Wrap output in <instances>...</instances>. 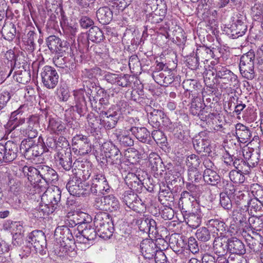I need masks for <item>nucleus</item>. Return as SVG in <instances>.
I'll use <instances>...</instances> for the list:
<instances>
[{
  "mask_svg": "<svg viewBox=\"0 0 263 263\" xmlns=\"http://www.w3.org/2000/svg\"><path fill=\"white\" fill-rule=\"evenodd\" d=\"M112 222L109 215L106 212H99L96 214L94 219V224L96 228L106 225Z\"/></svg>",
  "mask_w": 263,
  "mask_h": 263,
  "instance_id": "43",
  "label": "nucleus"
},
{
  "mask_svg": "<svg viewBox=\"0 0 263 263\" xmlns=\"http://www.w3.org/2000/svg\"><path fill=\"white\" fill-rule=\"evenodd\" d=\"M195 235L197 239L202 242H206L211 239L210 232L205 227H201L198 229Z\"/></svg>",
  "mask_w": 263,
  "mask_h": 263,
  "instance_id": "51",
  "label": "nucleus"
},
{
  "mask_svg": "<svg viewBox=\"0 0 263 263\" xmlns=\"http://www.w3.org/2000/svg\"><path fill=\"white\" fill-rule=\"evenodd\" d=\"M66 187L70 194L73 196L89 195V184L79 181V179L74 176L70 179Z\"/></svg>",
  "mask_w": 263,
  "mask_h": 263,
  "instance_id": "8",
  "label": "nucleus"
},
{
  "mask_svg": "<svg viewBox=\"0 0 263 263\" xmlns=\"http://www.w3.org/2000/svg\"><path fill=\"white\" fill-rule=\"evenodd\" d=\"M106 196L101 197H97L94 202V206L98 210L107 211Z\"/></svg>",
  "mask_w": 263,
  "mask_h": 263,
  "instance_id": "64",
  "label": "nucleus"
},
{
  "mask_svg": "<svg viewBox=\"0 0 263 263\" xmlns=\"http://www.w3.org/2000/svg\"><path fill=\"white\" fill-rule=\"evenodd\" d=\"M126 184L130 190L136 191L137 193H141L144 187L143 183L134 173H128L124 179Z\"/></svg>",
  "mask_w": 263,
  "mask_h": 263,
  "instance_id": "25",
  "label": "nucleus"
},
{
  "mask_svg": "<svg viewBox=\"0 0 263 263\" xmlns=\"http://www.w3.org/2000/svg\"><path fill=\"white\" fill-rule=\"evenodd\" d=\"M247 206L250 208L252 214H256L259 216L263 215V202L251 198Z\"/></svg>",
  "mask_w": 263,
  "mask_h": 263,
  "instance_id": "42",
  "label": "nucleus"
},
{
  "mask_svg": "<svg viewBox=\"0 0 263 263\" xmlns=\"http://www.w3.org/2000/svg\"><path fill=\"white\" fill-rule=\"evenodd\" d=\"M17 145L8 141L5 144L0 143V164L13 161L17 156Z\"/></svg>",
  "mask_w": 263,
  "mask_h": 263,
  "instance_id": "7",
  "label": "nucleus"
},
{
  "mask_svg": "<svg viewBox=\"0 0 263 263\" xmlns=\"http://www.w3.org/2000/svg\"><path fill=\"white\" fill-rule=\"evenodd\" d=\"M201 159L203 160L202 158H200L199 156L195 154L191 155L187 157L186 159V164L189 168H197L201 163Z\"/></svg>",
  "mask_w": 263,
  "mask_h": 263,
  "instance_id": "52",
  "label": "nucleus"
},
{
  "mask_svg": "<svg viewBox=\"0 0 263 263\" xmlns=\"http://www.w3.org/2000/svg\"><path fill=\"white\" fill-rule=\"evenodd\" d=\"M39 166H36V167L33 166H24L22 168V171L26 176L28 177V180L34 184V188L35 190H39L40 185L39 182L40 179L39 178Z\"/></svg>",
  "mask_w": 263,
  "mask_h": 263,
  "instance_id": "23",
  "label": "nucleus"
},
{
  "mask_svg": "<svg viewBox=\"0 0 263 263\" xmlns=\"http://www.w3.org/2000/svg\"><path fill=\"white\" fill-rule=\"evenodd\" d=\"M82 236L79 238L81 239L83 237V242L86 243V241L93 240L98 234L95 229L90 224H86L83 228L80 230Z\"/></svg>",
  "mask_w": 263,
  "mask_h": 263,
  "instance_id": "36",
  "label": "nucleus"
},
{
  "mask_svg": "<svg viewBox=\"0 0 263 263\" xmlns=\"http://www.w3.org/2000/svg\"><path fill=\"white\" fill-rule=\"evenodd\" d=\"M129 130L132 135L141 142L149 145L151 143H153L150 136V133L146 128L132 125L129 127Z\"/></svg>",
  "mask_w": 263,
  "mask_h": 263,
  "instance_id": "22",
  "label": "nucleus"
},
{
  "mask_svg": "<svg viewBox=\"0 0 263 263\" xmlns=\"http://www.w3.org/2000/svg\"><path fill=\"white\" fill-rule=\"evenodd\" d=\"M76 219L77 220L76 224L78 225V229L80 232L81 229L83 228L84 226L85 227L86 224H88L91 221V217L88 214L83 212L77 214L76 215Z\"/></svg>",
  "mask_w": 263,
  "mask_h": 263,
  "instance_id": "47",
  "label": "nucleus"
},
{
  "mask_svg": "<svg viewBox=\"0 0 263 263\" xmlns=\"http://www.w3.org/2000/svg\"><path fill=\"white\" fill-rule=\"evenodd\" d=\"M41 196V201L37 210L38 217L49 215L61 204V191L58 187L48 188Z\"/></svg>",
  "mask_w": 263,
  "mask_h": 263,
  "instance_id": "1",
  "label": "nucleus"
},
{
  "mask_svg": "<svg viewBox=\"0 0 263 263\" xmlns=\"http://www.w3.org/2000/svg\"><path fill=\"white\" fill-rule=\"evenodd\" d=\"M27 126L22 130L23 134L27 136L29 140L36 137L38 134L39 124L38 120L36 117L30 118L27 121Z\"/></svg>",
  "mask_w": 263,
  "mask_h": 263,
  "instance_id": "26",
  "label": "nucleus"
},
{
  "mask_svg": "<svg viewBox=\"0 0 263 263\" xmlns=\"http://www.w3.org/2000/svg\"><path fill=\"white\" fill-rule=\"evenodd\" d=\"M72 172L74 176L77 177L79 181H81L83 182H86L90 176L91 174V170L88 167L84 169H74L72 170Z\"/></svg>",
  "mask_w": 263,
  "mask_h": 263,
  "instance_id": "49",
  "label": "nucleus"
},
{
  "mask_svg": "<svg viewBox=\"0 0 263 263\" xmlns=\"http://www.w3.org/2000/svg\"><path fill=\"white\" fill-rule=\"evenodd\" d=\"M27 240L35 249L36 253L43 255L45 253L44 248L46 246V239L44 233L41 230H35L30 233Z\"/></svg>",
  "mask_w": 263,
  "mask_h": 263,
  "instance_id": "9",
  "label": "nucleus"
},
{
  "mask_svg": "<svg viewBox=\"0 0 263 263\" xmlns=\"http://www.w3.org/2000/svg\"><path fill=\"white\" fill-rule=\"evenodd\" d=\"M39 166L40 179H42L46 183H50L58 180V174L52 168L44 164H40Z\"/></svg>",
  "mask_w": 263,
  "mask_h": 263,
  "instance_id": "21",
  "label": "nucleus"
},
{
  "mask_svg": "<svg viewBox=\"0 0 263 263\" xmlns=\"http://www.w3.org/2000/svg\"><path fill=\"white\" fill-rule=\"evenodd\" d=\"M130 132L129 127H126L124 129L116 128L112 130L111 137L116 138L122 146L130 147L134 144V140L129 134Z\"/></svg>",
  "mask_w": 263,
  "mask_h": 263,
  "instance_id": "14",
  "label": "nucleus"
},
{
  "mask_svg": "<svg viewBox=\"0 0 263 263\" xmlns=\"http://www.w3.org/2000/svg\"><path fill=\"white\" fill-rule=\"evenodd\" d=\"M188 180L191 182L198 183L201 180L203 175L197 168H188Z\"/></svg>",
  "mask_w": 263,
  "mask_h": 263,
  "instance_id": "56",
  "label": "nucleus"
},
{
  "mask_svg": "<svg viewBox=\"0 0 263 263\" xmlns=\"http://www.w3.org/2000/svg\"><path fill=\"white\" fill-rule=\"evenodd\" d=\"M42 82L44 86L48 89H53L59 81V74L54 68L50 66H45L41 72Z\"/></svg>",
  "mask_w": 263,
  "mask_h": 263,
  "instance_id": "10",
  "label": "nucleus"
},
{
  "mask_svg": "<svg viewBox=\"0 0 263 263\" xmlns=\"http://www.w3.org/2000/svg\"><path fill=\"white\" fill-rule=\"evenodd\" d=\"M248 246L254 252L259 251L262 247V244L256 239L251 237L246 239Z\"/></svg>",
  "mask_w": 263,
  "mask_h": 263,
  "instance_id": "59",
  "label": "nucleus"
},
{
  "mask_svg": "<svg viewBox=\"0 0 263 263\" xmlns=\"http://www.w3.org/2000/svg\"><path fill=\"white\" fill-rule=\"evenodd\" d=\"M232 196L234 201L237 205H244L245 207L247 206L246 204H248L251 199L249 194L246 191L235 190Z\"/></svg>",
  "mask_w": 263,
  "mask_h": 263,
  "instance_id": "40",
  "label": "nucleus"
},
{
  "mask_svg": "<svg viewBox=\"0 0 263 263\" xmlns=\"http://www.w3.org/2000/svg\"><path fill=\"white\" fill-rule=\"evenodd\" d=\"M228 250L230 253L237 255H243L246 250L242 241L236 237L228 239Z\"/></svg>",
  "mask_w": 263,
  "mask_h": 263,
  "instance_id": "27",
  "label": "nucleus"
},
{
  "mask_svg": "<svg viewBox=\"0 0 263 263\" xmlns=\"http://www.w3.org/2000/svg\"><path fill=\"white\" fill-rule=\"evenodd\" d=\"M1 32L5 40L11 41L16 35V27L12 23H6L4 25Z\"/></svg>",
  "mask_w": 263,
  "mask_h": 263,
  "instance_id": "39",
  "label": "nucleus"
},
{
  "mask_svg": "<svg viewBox=\"0 0 263 263\" xmlns=\"http://www.w3.org/2000/svg\"><path fill=\"white\" fill-rule=\"evenodd\" d=\"M211 109L206 106L200 100H194L190 107V112L193 116H197L201 121L210 124L215 118L216 114L211 112Z\"/></svg>",
  "mask_w": 263,
  "mask_h": 263,
  "instance_id": "2",
  "label": "nucleus"
},
{
  "mask_svg": "<svg viewBox=\"0 0 263 263\" xmlns=\"http://www.w3.org/2000/svg\"><path fill=\"white\" fill-rule=\"evenodd\" d=\"M48 130L57 135H64L66 133V127L62 122L57 118H50L48 121Z\"/></svg>",
  "mask_w": 263,
  "mask_h": 263,
  "instance_id": "30",
  "label": "nucleus"
},
{
  "mask_svg": "<svg viewBox=\"0 0 263 263\" xmlns=\"http://www.w3.org/2000/svg\"><path fill=\"white\" fill-rule=\"evenodd\" d=\"M74 99L76 101V107L77 112L82 115L84 114L87 109L86 102L84 97V91L83 89H80L74 92Z\"/></svg>",
  "mask_w": 263,
  "mask_h": 263,
  "instance_id": "33",
  "label": "nucleus"
},
{
  "mask_svg": "<svg viewBox=\"0 0 263 263\" xmlns=\"http://www.w3.org/2000/svg\"><path fill=\"white\" fill-rule=\"evenodd\" d=\"M161 125L165 129L172 133L175 132L178 126V123H172L166 115L163 120Z\"/></svg>",
  "mask_w": 263,
  "mask_h": 263,
  "instance_id": "61",
  "label": "nucleus"
},
{
  "mask_svg": "<svg viewBox=\"0 0 263 263\" xmlns=\"http://www.w3.org/2000/svg\"><path fill=\"white\" fill-rule=\"evenodd\" d=\"M102 31L97 26L92 27L89 30L88 39L93 42L100 43L103 40Z\"/></svg>",
  "mask_w": 263,
  "mask_h": 263,
  "instance_id": "45",
  "label": "nucleus"
},
{
  "mask_svg": "<svg viewBox=\"0 0 263 263\" xmlns=\"http://www.w3.org/2000/svg\"><path fill=\"white\" fill-rule=\"evenodd\" d=\"M97 229L98 234L100 237L104 238H110L112 235L114 227L112 221L103 226H101Z\"/></svg>",
  "mask_w": 263,
  "mask_h": 263,
  "instance_id": "44",
  "label": "nucleus"
},
{
  "mask_svg": "<svg viewBox=\"0 0 263 263\" xmlns=\"http://www.w3.org/2000/svg\"><path fill=\"white\" fill-rule=\"evenodd\" d=\"M96 71L97 72L99 71L100 74L103 75L104 79H105L107 82L112 84L116 83L117 79L118 78V74L106 72H103V73H102L103 71L100 68H97Z\"/></svg>",
  "mask_w": 263,
  "mask_h": 263,
  "instance_id": "62",
  "label": "nucleus"
},
{
  "mask_svg": "<svg viewBox=\"0 0 263 263\" xmlns=\"http://www.w3.org/2000/svg\"><path fill=\"white\" fill-rule=\"evenodd\" d=\"M247 29L245 17L239 14L237 15L236 19L234 20V23L231 25L230 27L227 28L226 32L230 37L236 39L242 36Z\"/></svg>",
  "mask_w": 263,
  "mask_h": 263,
  "instance_id": "12",
  "label": "nucleus"
},
{
  "mask_svg": "<svg viewBox=\"0 0 263 263\" xmlns=\"http://www.w3.org/2000/svg\"><path fill=\"white\" fill-rule=\"evenodd\" d=\"M40 144H34L32 140H23L21 145V149L24 150V155L29 159H33L34 157H38L44 152L42 142L43 139L40 137L38 139Z\"/></svg>",
  "mask_w": 263,
  "mask_h": 263,
  "instance_id": "6",
  "label": "nucleus"
},
{
  "mask_svg": "<svg viewBox=\"0 0 263 263\" xmlns=\"http://www.w3.org/2000/svg\"><path fill=\"white\" fill-rule=\"evenodd\" d=\"M36 33L33 31H29L22 39L23 44L26 50L29 52H32L35 49V44L34 39L36 37Z\"/></svg>",
  "mask_w": 263,
  "mask_h": 263,
  "instance_id": "38",
  "label": "nucleus"
},
{
  "mask_svg": "<svg viewBox=\"0 0 263 263\" xmlns=\"http://www.w3.org/2000/svg\"><path fill=\"white\" fill-rule=\"evenodd\" d=\"M206 225L211 228L214 233H216L218 236H221L226 231L225 223L218 219H212L208 220Z\"/></svg>",
  "mask_w": 263,
  "mask_h": 263,
  "instance_id": "41",
  "label": "nucleus"
},
{
  "mask_svg": "<svg viewBox=\"0 0 263 263\" xmlns=\"http://www.w3.org/2000/svg\"><path fill=\"white\" fill-rule=\"evenodd\" d=\"M250 191L254 197V199H256L263 202V186L257 183H254L250 186Z\"/></svg>",
  "mask_w": 263,
  "mask_h": 263,
  "instance_id": "54",
  "label": "nucleus"
},
{
  "mask_svg": "<svg viewBox=\"0 0 263 263\" xmlns=\"http://www.w3.org/2000/svg\"><path fill=\"white\" fill-rule=\"evenodd\" d=\"M120 117V114L116 111L110 109L102 110L99 114L100 123L107 130L113 129L116 126Z\"/></svg>",
  "mask_w": 263,
  "mask_h": 263,
  "instance_id": "13",
  "label": "nucleus"
},
{
  "mask_svg": "<svg viewBox=\"0 0 263 263\" xmlns=\"http://www.w3.org/2000/svg\"><path fill=\"white\" fill-rule=\"evenodd\" d=\"M107 199V211H116L119 209L120 203L118 199L113 195L106 196Z\"/></svg>",
  "mask_w": 263,
  "mask_h": 263,
  "instance_id": "50",
  "label": "nucleus"
},
{
  "mask_svg": "<svg viewBox=\"0 0 263 263\" xmlns=\"http://www.w3.org/2000/svg\"><path fill=\"white\" fill-rule=\"evenodd\" d=\"M73 145L76 146L83 154H88L91 151V143L88 137L81 135H76L73 137Z\"/></svg>",
  "mask_w": 263,
  "mask_h": 263,
  "instance_id": "20",
  "label": "nucleus"
},
{
  "mask_svg": "<svg viewBox=\"0 0 263 263\" xmlns=\"http://www.w3.org/2000/svg\"><path fill=\"white\" fill-rule=\"evenodd\" d=\"M89 195L92 193L94 195L103 194L108 192L110 187L107 179L104 176L98 174L94 176L91 181V186L89 185Z\"/></svg>",
  "mask_w": 263,
  "mask_h": 263,
  "instance_id": "11",
  "label": "nucleus"
},
{
  "mask_svg": "<svg viewBox=\"0 0 263 263\" xmlns=\"http://www.w3.org/2000/svg\"><path fill=\"white\" fill-rule=\"evenodd\" d=\"M13 78L17 82L23 84L27 83L30 80V75L26 70L15 72Z\"/></svg>",
  "mask_w": 263,
  "mask_h": 263,
  "instance_id": "53",
  "label": "nucleus"
},
{
  "mask_svg": "<svg viewBox=\"0 0 263 263\" xmlns=\"http://www.w3.org/2000/svg\"><path fill=\"white\" fill-rule=\"evenodd\" d=\"M255 4L251 7V14L254 19H258V17L263 13V5L258 0H254Z\"/></svg>",
  "mask_w": 263,
  "mask_h": 263,
  "instance_id": "58",
  "label": "nucleus"
},
{
  "mask_svg": "<svg viewBox=\"0 0 263 263\" xmlns=\"http://www.w3.org/2000/svg\"><path fill=\"white\" fill-rule=\"evenodd\" d=\"M10 58H12V59L10 60L11 67L10 68L9 66H8L7 68L5 69L4 72L0 71V83H2L6 79V78H7L10 76L13 70L12 68L13 65L14 66H17L18 67H20L21 63L19 62L21 59L20 57L16 56L13 52L11 53L10 52Z\"/></svg>",
  "mask_w": 263,
  "mask_h": 263,
  "instance_id": "35",
  "label": "nucleus"
},
{
  "mask_svg": "<svg viewBox=\"0 0 263 263\" xmlns=\"http://www.w3.org/2000/svg\"><path fill=\"white\" fill-rule=\"evenodd\" d=\"M125 156L128 161L132 164L136 163L139 159V152L135 148L128 149Z\"/></svg>",
  "mask_w": 263,
  "mask_h": 263,
  "instance_id": "60",
  "label": "nucleus"
},
{
  "mask_svg": "<svg viewBox=\"0 0 263 263\" xmlns=\"http://www.w3.org/2000/svg\"><path fill=\"white\" fill-rule=\"evenodd\" d=\"M102 149L105 154L106 163L114 165L115 167L119 168L122 162V156L119 149L112 142L104 143L102 145Z\"/></svg>",
  "mask_w": 263,
  "mask_h": 263,
  "instance_id": "3",
  "label": "nucleus"
},
{
  "mask_svg": "<svg viewBox=\"0 0 263 263\" xmlns=\"http://www.w3.org/2000/svg\"><path fill=\"white\" fill-rule=\"evenodd\" d=\"M99 22L103 24H108L112 18V10L108 7H100L96 12Z\"/></svg>",
  "mask_w": 263,
  "mask_h": 263,
  "instance_id": "31",
  "label": "nucleus"
},
{
  "mask_svg": "<svg viewBox=\"0 0 263 263\" xmlns=\"http://www.w3.org/2000/svg\"><path fill=\"white\" fill-rule=\"evenodd\" d=\"M46 42L49 49L53 51H57L60 47V44H62L61 40L55 35L49 36Z\"/></svg>",
  "mask_w": 263,
  "mask_h": 263,
  "instance_id": "55",
  "label": "nucleus"
},
{
  "mask_svg": "<svg viewBox=\"0 0 263 263\" xmlns=\"http://www.w3.org/2000/svg\"><path fill=\"white\" fill-rule=\"evenodd\" d=\"M202 178L206 183L211 185H216L220 190L223 189L226 185V182H228L223 179L221 180L219 175L211 169L205 170Z\"/></svg>",
  "mask_w": 263,
  "mask_h": 263,
  "instance_id": "17",
  "label": "nucleus"
},
{
  "mask_svg": "<svg viewBox=\"0 0 263 263\" xmlns=\"http://www.w3.org/2000/svg\"><path fill=\"white\" fill-rule=\"evenodd\" d=\"M165 115L161 110L153 109V110L148 114V123L154 128L158 129L161 126Z\"/></svg>",
  "mask_w": 263,
  "mask_h": 263,
  "instance_id": "29",
  "label": "nucleus"
},
{
  "mask_svg": "<svg viewBox=\"0 0 263 263\" xmlns=\"http://www.w3.org/2000/svg\"><path fill=\"white\" fill-rule=\"evenodd\" d=\"M205 132H201L199 136L196 137L193 141L195 149L198 153L204 152L210 155L212 153L210 147V141L209 138L205 136Z\"/></svg>",
  "mask_w": 263,
  "mask_h": 263,
  "instance_id": "15",
  "label": "nucleus"
},
{
  "mask_svg": "<svg viewBox=\"0 0 263 263\" xmlns=\"http://www.w3.org/2000/svg\"><path fill=\"white\" fill-rule=\"evenodd\" d=\"M258 216L249 217L248 229L250 228L252 230L260 231L263 229V220Z\"/></svg>",
  "mask_w": 263,
  "mask_h": 263,
  "instance_id": "48",
  "label": "nucleus"
},
{
  "mask_svg": "<svg viewBox=\"0 0 263 263\" xmlns=\"http://www.w3.org/2000/svg\"><path fill=\"white\" fill-rule=\"evenodd\" d=\"M211 211L204 207L199 208L195 213H191L187 218V223L193 229L197 228L201 223V219L203 216L208 217L209 213Z\"/></svg>",
  "mask_w": 263,
  "mask_h": 263,
  "instance_id": "19",
  "label": "nucleus"
},
{
  "mask_svg": "<svg viewBox=\"0 0 263 263\" xmlns=\"http://www.w3.org/2000/svg\"><path fill=\"white\" fill-rule=\"evenodd\" d=\"M141 252L145 258L151 259L154 258V255L159 250L157 249L156 244L151 239L143 240L140 244Z\"/></svg>",
  "mask_w": 263,
  "mask_h": 263,
  "instance_id": "24",
  "label": "nucleus"
},
{
  "mask_svg": "<svg viewBox=\"0 0 263 263\" xmlns=\"http://www.w3.org/2000/svg\"><path fill=\"white\" fill-rule=\"evenodd\" d=\"M215 78L219 84H224L226 88L228 86L235 87L237 85L238 80L237 76L226 67L218 65L215 68Z\"/></svg>",
  "mask_w": 263,
  "mask_h": 263,
  "instance_id": "4",
  "label": "nucleus"
},
{
  "mask_svg": "<svg viewBox=\"0 0 263 263\" xmlns=\"http://www.w3.org/2000/svg\"><path fill=\"white\" fill-rule=\"evenodd\" d=\"M222 190L224 192L220 193V203L223 209L230 210L232 208L231 198L233 194L235 193V187L231 183L226 182V185Z\"/></svg>",
  "mask_w": 263,
  "mask_h": 263,
  "instance_id": "16",
  "label": "nucleus"
},
{
  "mask_svg": "<svg viewBox=\"0 0 263 263\" xmlns=\"http://www.w3.org/2000/svg\"><path fill=\"white\" fill-rule=\"evenodd\" d=\"M123 202L130 209L137 213L144 212L146 210L144 203L132 190L125 191L122 195Z\"/></svg>",
  "mask_w": 263,
  "mask_h": 263,
  "instance_id": "5",
  "label": "nucleus"
},
{
  "mask_svg": "<svg viewBox=\"0 0 263 263\" xmlns=\"http://www.w3.org/2000/svg\"><path fill=\"white\" fill-rule=\"evenodd\" d=\"M235 136L239 142L246 143L250 140L251 132L248 127L241 123H237L235 125Z\"/></svg>",
  "mask_w": 263,
  "mask_h": 263,
  "instance_id": "28",
  "label": "nucleus"
},
{
  "mask_svg": "<svg viewBox=\"0 0 263 263\" xmlns=\"http://www.w3.org/2000/svg\"><path fill=\"white\" fill-rule=\"evenodd\" d=\"M229 177L231 181L236 184L242 183L245 180L244 174L235 170L229 173Z\"/></svg>",
  "mask_w": 263,
  "mask_h": 263,
  "instance_id": "57",
  "label": "nucleus"
},
{
  "mask_svg": "<svg viewBox=\"0 0 263 263\" xmlns=\"http://www.w3.org/2000/svg\"><path fill=\"white\" fill-rule=\"evenodd\" d=\"M213 249L218 256L226 255L229 250L228 240L226 241L220 236L215 238L213 242Z\"/></svg>",
  "mask_w": 263,
  "mask_h": 263,
  "instance_id": "32",
  "label": "nucleus"
},
{
  "mask_svg": "<svg viewBox=\"0 0 263 263\" xmlns=\"http://www.w3.org/2000/svg\"><path fill=\"white\" fill-rule=\"evenodd\" d=\"M186 189L192 196L193 201L196 199V197L199 195L200 190L199 186L193 184L192 182H186L185 184Z\"/></svg>",
  "mask_w": 263,
  "mask_h": 263,
  "instance_id": "63",
  "label": "nucleus"
},
{
  "mask_svg": "<svg viewBox=\"0 0 263 263\" xmlns=\"http://www.w3.org/2000/svg\"><path fill=\"white\" fill-rule=\"evenodd\" d=\"M87 94L89 95V99L90 102L92 101L95 103H97L98 101H99V103L101 104L108 105V101L106 99L105 100L103 98H99L101 93H103L104 91L102 89L96 87L95 85H92V88L89 89L87 92Z\"/></svg>",
  "mask_w": 263,
  "mask_h": 263,
  "instance_id": "34",
  "label": "nucleus"
},
{
  "mask_svg": "<svg viewBox=\"0 0 263 263\" xmlns=\"http://www.w3.org/2000/svg\"><path fill=\"white\" fill-rule=\"evenodd\" d=\"M148 167H151L152 171L156 172L158 171L159 166L162 163L159 156L156 153L151 152L148 158Z\"/></svg>",
  "mask_w": 263,
  "mask_h": 263,
  "instance_id": "46",
  "label": "nucleus"
},
{
  "mask_svg": "<svg viewBox=\"0 0 263 263\" xmlns=\"http://www.w3.org/2000/svg\"><path fill=\"white\" fill-rule=\"evenodd\" d=\"M55 162L65 171L72 167V155L70 149H61L55 156Z\"/></svg>",
  "mask_w": 263,
  "mask_h": 263,
  "instance_id": "18",
  "label": "nucleus"
},
{
  "mask_svg": "<svg viewBox=\"0 0 263 263\" xmlns=\"http://www.w3.org/2000/svg\"><path fill=\"white\" fill-rule=\"evenodd\" d=\"M239 70L243 77L248 80H252L254 78V66L240 60Z\"/></svg>",
  "mask_w": 263,
  "mask_h": 263,
  "instance_id": "37",
  "label": "nucleus"
}]
</instances>
